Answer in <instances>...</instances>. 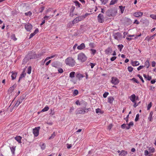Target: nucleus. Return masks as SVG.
I'll use <instances>...</instances> for the list:
<instances>
[{
	"label": "nucleus",
	"mask_w": 156,
	"mask_h": 156,
	"mask_svg": "<svg viewBox=\"0 0 156 156\" xmlns=\"http://www.w3.org/2000/svg\"><path fill=\"white\" fill-rule=\"evenodd\" d=\"M65 62L66 65L71 67L73 66L76 64L75 60L71 57L67 58L65 60Z\"/></svg>",
	"instance_id": "obj_1"
},
{
	"label": "nucleus",
	"mask_w": 156,
	"mask_h": 156,
	"mask_svg": "<svg viewBox=\"0 0 156 156\" xmlns=\"http://www.w3.org/2000/svg\"><path fill=\"white\" fill-rule=\"evenodd\" d=\"M78 59L82 62H83L87 60V57L83 53L81 52L78 55Z\"/></svg>",
	"instance_id": "obj_2"
},
{
	"label": "nucleus",
	"mask_w": 156,
	"mask_h": 156,
	"mask_svg": "<svg viewBox=\"0 0 156 156\" xmlns=\"http://www.w3.org/2000/svg\"><path fill=\"white\" fill-rule=\"evenodd\" d=\"M86 17V16H82L76 17L73 21V24H76L79 22L83 20Z\"/></svg>",
	"instance_id": "obj_3"
},
{
	"label": "nucleus",
	"mask_w": 156,
	"mask_h": 156,
	"mask_svg": "<svg viewBox=\"0 0 156 156\" xmlns=\"http://www.w3.org/2000/svg\"><path fill=\"white\" fill-rule=\"evenodd\" d=\"M117 12L115 10L110 9L108 10L107 12V15L108 16H114L116 13Z\"/></svg>",
	"instance_id": "obj_4"
},
{
	"label": "nucleus",
	"mask_w": 156,
	"mask_h": 156,
	"mask_svg": "<svg viewBox=\"0 0 156 156\" xmlns=\"http://www.w3.org/2000/svg\"><path fill=\"white\" fill-rule=\"evenodd\" d=\"M24 99L23 97H20L18 99L15 105L13 106L12 108L13 109H16L17 107L23 101Z\"/></svg>",
	"instance_id": "obj_5"
},
{
	"label": "nucleus",
	"mask_w": 156,
	"mask_h": 156,
	"mask_svg": "<svg viewBox=\"0 0 156 156\" xmlns=\"http://www.w3.org/2000/svg\"><path fill=\"white\" fill-rule=\"evenodd\" d=\"M111 79V82L114 85L118 84L119 82V80L118 78L115 77H112Z\"/></svg>",
	"instance_id": "obj_6"
},
{
	"label": "nucleus",
	"mask_w": 156,
	"mask_h": 156,
	"mask_svg": "<svg viewBox=\"0 0 156 156\" xmlns=\"http://www.w3.org/2000/svg\"><path fill=\"white\" fill-rule=\"evenodd\" d=\"M75 72L74 71L70 72L69 74V77L71 79L70 81L74 84H76L77 82L76 80H74L73 79V78L75 76Z\"/></svg>",
	"instance_id": "obj_7"
},
{
	"label": "nucleus",
	"mask_w": 156,
	"mask_h": 156,
	"mask_svg": "<svg viewBox=\"0 0 156 156\" xmlns=\"http://www.w3.org/2000/svg\"><path fill=\"white\" fill-rule=\"evenodd\" d=\"M40 129V127H36L33 129V134L35 136H37L39 135V130Z\"/></svg>",
	"instance_id": "obj_8"
},
{
	"label": "nucleus",
	"mask_w": 156,
	"mask_h": 156,
	"mask_svg": "<svg viewBox=\"0 0 156 156\" xmlns=\"http://www.w3.org/2000/svg\"><path fill=\"white\" fill-rule=\"evenodd\" d=\"M103 15L101 14H99L98 16V22L100 23H102L104 21Z\"/></svg>",
	"instance_id": "obj_9"
},
{
	"label": "nucleus",
	"mask_w": 156,
	"mask_h": 156,
	"mask_svg": "<svg viewBox=\"0 0 156 156\" xmlns=\"http://www.w3.org/2000/svg\"><path fill=\"white\" fill-rule=\"evenodd\" d=\"M143 13L142 12L137 11L135 12L133 14V16L137 17H141L143 15Z\"/></svg>",
	"instance_id": "obj_10"
},
{
	"label": "nucleus",
	"mask_w": 156,
	"mask_h": 156,
	"mask_svg": "<svg viewBox=\"0 0 156 156\" xmlns=\"http://www.w3.org/2000/svg\"><path fill=\"white\" fill-rule=\"evenodd\" d=\"M25 28L27 31H30L32 28V26L30 23H28L25 25Z\"/></svg>",
	"instance_id": "obj_11"
},
{
	"label": "nucleus",
	"mask_w": 156,
	"mask_h": 156,
	"mask_svg": "<svg viewBox=\"0 0 156 156\" xmlns=\"http://www.w3.org/2000/svg\"><path fill=\"white\" fill-rule=\"evenodd\" d=\"M112 52V49L110 47H108L105 51V53L106 55H109Z\"/></svg>",
	"instance_id": "obj_12"
},
{
	"label": "nucleus",
	"mask_w": 156,
	"mask_h": 156,
	"mask_svg": "<svg viewBox=\"0 0 156 156\" xmlns=\"http://www.w3.org/2000/svg\"><path fill=\"white\" fill-rule=\"evenodd\" d=\"M114 37L115 39L118 40L121 37V34L118 32L115 33L114 34Z\"/></svg>",
	"instance_id": "obj_13"
},
{
	"label": "nucleus",
	"mask_w": 156,
	"mask_h": 156,
	"mask_svg": "<svg viewBox=\"0 0 156 156\" xmlns=\"http://www.w3.org/2000/svg\"><path fill=\"white\" fill-rule=\"evenodd\" d=\"M39 32V30L38 28L36 29L34 31L33 33H31L30 34V37L29 38V39H30L32 37L34 36L36 34H37Z\"/></svg>",
	"instance_id": "obj_14"
},
{
	"label": "nucleus",
	"mask_w": 156,
	"mask_h": 156,
	"mask_svg": "<svg viewBox=\"0 0 156 156\" xmlns=\"http://www.w3.org/2000/svg\"><path fill=\"white\" fill-rule=\"evenodd\" d=\"M16 85L14 84L12 87H10L8 90V92L9 93H12L14 91L16 87Z\"/></svg>",
	"instance_id": "obj_15"
},
{
	"label": "nucleus",
	"mask_w": 156,
	"mask_h": 156,
	"mask_svg": "<svg viewBox=\"0 0 156 156\" xmlns=\"http://www.w3.org/2000/svg\"><path fill=\"white\" fill-rule=\"evenodd\" d=\"M85 48V44L84 43H82L77 47V48L79 50H81Z\"/></svg>",
	"instance_id": "obj_16"
},
{
	"label": "nucleus",
	"mask_w": 156,
	"mask_h": 156,
	"mask_svg": "<svg viewBox=\"0 0 156 156\" xmlns=\"http://www.w3.org/2000/svg\"><path fill=\"white\" fill-rule=\"evenodd\" d=\"M11 73V78L12 80H14L15 79L16 77L17 73H15L13 72H12L10 73Z\"/></svg>",
	"instance_id": "obj_17"
},
{
	"label": "nucleus",
	"mask_w": 156,
	"mask_h": 156,
	"mask_svg": "<svg viewBox=\"0 0 156 156\" xmlns=\"http://www.w3.org/2000/svg\"><path fill=\"white\" fill-rule=\"evenodd\" d=\"M15 139L19 143H22L21 140L22 139V137L20 136H16L14 137Z\"/></svg>",
	"instance_id": "obj_18"
},
{
	"label": "nucleus",
	"mask_w": 156,
	"mask_h": 156,
	"mask_svg": "<svg viewBox=\"0 0 156 156\" xmlns=\"http://www.w3.org/2000/svg\"><path fill=\"white\" fill-rule=\"evenodd\" d=\"M136 96L135 94H133L130 97V100L133 102H134L135 101Z\"/></svg>",
	"instance_id": "obj_19"
},
{
	"label": "nucleus",
	"mask_w": 156,
	"mask_h": 156,
	"mask_svg": "<svg viewBox=\"0 0 156 156\" xmlns=\"http://www.w3.org/2000/svg\"><path fill=\"white\" fill-rule=\"evenodd\" d=\"M108 102L110 104H112L114 100L113 97H109L108 98Z\"/></svg>",
	"instance_id": "obj_20"
},
{
	"label": "nucleus",
	"mask_w": 156,
	"mask_h": 156,
	"mask_svg": "<svg viewBox=\"0 0 156 156\" xmlns=\"http://www.w3.org/2000/svg\"><path fill=\"white\" fill-rule=\"evenodd\" d=\"M128 154V152L126 151L122 150L121 153L119 154V155L121 156H124Z\"/></svg>",
	"instance_id": "obj_21"
},
{
	"label": "nucleus",
	"mask_w": 156,
	"mask_h": 156,
	"mask_svg": "<svg viewBox=\"0 0 156 156\" xmlns=\"http://www.w3.org/2000/svg\"><path fill=\"white\" fill-rule=\"evenodd\" d=\"M76 77L79 79V80H80L84 77V76L82 74L80 73H78L76 74Z\"/></svg>",
	"instance_id": "obj_22"
},
{
	"label": "nucleus",
	"mask_w": 156,
	"mask_h": 156,
	"mask_svg": "<svg viewBox=\"0 0 156 156\" xmlns=\"http://www.w3.org/2000/svg\"><path fill=\"white\" fill-rule=\"evenodd\" d=\"M131 64L133 66H138L140 65V63L138 61H132L131 62Z\"/></svg>",
	"instance_id": "obj_23"
},
{
	"label": "nucleus",
	"mask_w": 156,
	"mask_h": 156,
	"mask_svg": "<svg viewBox=\"0 0 156 156\" xmlns=\"http://www.w3.org/2000/svg\"><path fill=\"white\" fill-rule=\"evenodd\" d=\"M143 76L147 80H150L151 79V77L148 75H146L145 74H143Z\"/></svg>",
	"instance_id": "obj_24"
},
{
	"label": "nucleus",
	"mask_w": 156,
	"mask_h": 156,
	"mask_svg": "<svg viewBox=\"0 0 156 156\" xmlns=\"http://www.w3.org/2000/svg\"><path fill=\"white\" fill-rule=\"evenodd\" d=\"M153 114V112L152 111H151L149 114V115L148 117V120L150 121H152V117Z\"/></svg>",
	"instance_id": "obj_25"
},
{
	"label": "nucleus",
	"mask_w": 156,
	"mask_h": 156,
	"mask_svg": "<svg viewBox=\"0 0 156 156\" xmlns=\"http://www.w3.org/2000/svg\"><path fill=\"white\" fill-rule=\"evenodd\" d=\"M145 66H146L147 68H148L150 66V63L149 60H147L145 63Z\"/></svg>",
	"instance_id": "obj_26"
},
{
	"label": "nucleus",
	"mask_w": 156,
	"mask_h": 156,
	"mask_svg": "<svg viewBox=\"0 0 156 156\" xmlns=\"http://www.w3.org/2000/svg\"><path fill=\"white\" fill-rule=\"evenodd\" d=\"M15 148L16 147H14L13 146L12 147H10V149L11 150V151L12 153V154H14L15 153Z\"/></svg>",
	"instance_id": "obj_27"
},
{
	"label": "nucleus",
	"mask_w": 156,
	"mask_h": 156,
	"mask_svg": "<svg viewBox=\"0 0 156 156\" xmlns=\"http://www.w3.org/2000/svg\"><path fill=\"white\" fill-rule=\"evenodd\" d=\"M153 39V37H149V36H147L145 38V40L147 41H149Z\"/></svg>",
	"instance_id": "obj_28"
},
{
	"label": "nucleus",
	"mask_w": 156,
	"mask_h": 156,
	"mask_svg": "<svg viewBox=\"0 0 156 156\" xmlns=\"http://www.w3.org/2000/svg\"><path fill=\"white\" fill-rule=\"evenodd\" d=\"M74 2L75 3V5L76 6H77L78 8L80 7L81 4L78 1H75Z\"/></svg>",
	"instance_id": "obj_29"
},
{
	"label": "nucleus",
	"mask_w": 156,
	"mask_h": 156,
	"mask_svg": "<svg viewBox=\"0 0 156 156\" xmlns=\"http://www.w3.org/2000/svg\"><path fill=\"white\" fill-rule=\"evenodd\" d=\"M13 103V101L11 103L9 107V109H10V111L11 112H12V110L13 109H12V108L13 107V105H14V104H15V103H14L13 104V105H12Z\"/></svg>",
	"instance_id": "obj_30"
},
{
	"label": "nucleus",
	"mask_w": 156,
	"mask_h": 156,
	"mask_svg": "<svg viewBox=\"0 0 156 156\" xmlns=\"http://www.w3.org/2000/svg\"><path fill=\"white\" fill-rule=\"evenodd\" d=\"M13 103V101L11 103L9 107V109H10V111L11 112H12V110L13 109H12V108L13 107V105H14V104H15V103H14L13 104V105H12Z\"/></svg>",
	"instance_id": "obj_31"
},
{
	"label": "nucleus",
	"mask_w": 156,
	"mask_h": 156,
	"mask_svg": "<svg viewBox=\"0 0 156 156\" xmlns=\"http://www.w3.org/2000/svg\"><path fill=\"white\" fill-rule=\"evenodd\" d=\"M13 103V101L11 103L9 107V109H10V111L11 112H12V110L13 109H12V108L13 107V105H14V104H15V103H14L13 104V105H12Z\"/></svg>",
	"instance_id": "obj_32"
},
{
	"label": "nucleus",
	"mask_w": 156,
	"mask_h": 156,
	"mask_svg": "<svg viewBox=\"0 0 156 156\" xmlns=\"http://www.w3.org/2000/svg\"><path fill=\"white\" fill-rule=\"evenodd\" d=\"M119 7L121 13H123L125 9V7H123L122 6H119Z\"/></svg>",
	"instance_id": "obj_33"
},
{
	"label": "nucleus",
	"mask_w": 156,
	"mask_h": 156,
	"mask_svg": "<svg viewBox=\"0 0 156 156\" xmlns=\"http://www.w3.org/2000/svg\"><path fill=\"white\" fill-rule=\"evenodd\" d=\"M49 109V108L48 106H45L42 110V112H44L48 111Z\"/></svg>",
	"instance_id": "obj_34"
},
{
	"label": "nucleus",
	"mask_w": 156,
	"mask_h": 156,
	"mask_svg": "<svg viewBox=\"0 0 156 156\" xmlns=\"http://www.w3.org/2000/svg\"><path fill=\"white\" fill-rule=\"evenodd\" d=\"M118 0H112L110 2V5H114L116 3Z\"/></svg>",
	"instance_id": "obj_35"
},
{
	"label": "nucleus",
	"mask_w": 156,
	"mask_h": 156,
	"mask_svg": "<svg viewBox=\"0 0 156 156\" xmlns=\"http://www.w3.org/2000/svg\"><path fill=\"white\" fill-rule=\"evenodd\" d=\"M25 75H26V74H25V73H24L23 72L21 75H20V78H19V81H20V80L22 79V78H23V77H24L25 76Z\"/></svg>",
	"instance_id": "obj_36"
},
{
	"label": "nucleus",
	"mask_w": 156,
	"mask_h": 156,
	"mask_svg": "<svg viewBox=\"0 0 156 156\" xmlns=\"http://www.w3.org/2000/svg\"><path fill=\"white\" fill-rule=\"evenodd\" d=\"M150 16L153 19L156 20V15L153 14H151L150 15Z\"/></svg>",
	"instance_id": "obj_37"
},
{
	"label": "nucleus",
	"mask_w": 156,
	"mask_h": 156,
	"mask_svg": "<svg viewBox=\"0 0 156 156\" xmlns=\"http://www.w3.org/2000/svg\"><path fill=\"white\" fill-rule=\"evenodd\" d=\"M11 38L15 41L17 40V38L16 37L14 34H13L11 36Z\"/></svg>",
	"instance_id": "obj_38"
},
{
	"label": "nucleus",
	"mask_w": 156,
	"mask_h": 156,
	"mask_svg": "<svg viewBox=\"0 0 156 156\" xmlns=\"http://www.w3.org/2000/svg\"><path fill=\"white\" fill-rule=\"evenodd\" d=\"M152 106V102H150V103L148 105L147 107V110H149Z\"/></svg>",
	"instance_id": "obj_39"
},
{
	"label": "nucleus",
	"mask_w": 156,
	"mask_h": 156,
	"mask_svg": "<svg viewBox=\"0 0 156 156\" xmlns=\"http://www.w3.org/2000/svg\"><path fill=\"white\" fill-rule=\"evenodd\" d=\"M89 46L91 48H94L95 47V44L93 43H90L89 44Z\"/></svg>",
	"instance_id": "obj_40"
},
{
	"label": "nucleus",
	"mask_w": 156,
	"mask_h": 156,
	"mask_svg": "<svg viewBox=\"0 0 156 156\" xmlns=\"http://www.w3.org/2000/svg\"><path fill=\"white\" fill-rule=\"evenodd\" d=\"M118 48L119 49L120 51H122V50L123 47V45L122 44H119L118 46Z\"/></svg>",
	"instance_id": "obj_41"
},
{
	"label": "nucleus",
	"mask_w": 156,
	"mask_h": 156,
	"mask_svg": "<svg viewBox=\"0 0 156 156\" xmlns=\"http://www.w3.org/2000/svg\"><path fill=\"white\" fill-rule=\"evenodd\" d=\"M90 51H91V53L93 55H95L96 52V51L95 50L92 49H90Z\"/></svg>",
	"instance_id": "obj_42"
},
{
	"label": "nucleus",
	"mask_w": 156,
	"mask_h": 156,
	"mask_svg": "<svg viewBox=\"0 0 156 156\" xmlns=\"http://www.w3.org/2000/svg\"><path fill=\"white\" fill-rule=\"evenodd\" d=\"M55 136V132H54L53 133L51 134V136L49 138V139H51L54 138V137Z\"/></svg>",
	"instance_id": "obj_43"
},
{
	"label": "nucleus",
	"mask_w": 156,
	"mask_h": 156,
	"mask_svg": "<svg viewBox=\"0 0 156 156\" xmlns=\"http://www.w3.org/2000/svg\"><path fill=\"white\" fill-rule=\"evenodd\" d=\"M78 94V91L77 90H75L73 92V94L74 96H76Z\"/></svg>",
	"instance_id": "obj_44"
},
{
	"label": "nucleus",
	"mask_w": 156,
	"mask_h": 156,
	"mask_svg": "<svg viewBox=\"0 0 156 156\" xmlns=\"http://www.w3.org/2000/svg\"><path fill=\"white\" fill-rule=\"evenodd\" d=\"M85 112V111L84 110H81L78 111L77 113L79 114L84 113Z\"/></svg>",
	"instance_id": "obj_45"
},
{
	"label": "nucleus",
	"mask_w": 156,
	"mask_h": 156,
	"mask_svg": "<svg viewBox=\"0 0 156 156\" xmlns=\"http://www.w3.org/2000/svg\"><path fill=\"white\" fill-rule=\"evenodd\" d=\"M128 71L129 72H132L133 70V68L131 66H129L127 68Z\"/></svg>",
	"instance_id": "obj_46"
},
{
	"label": "nucleus",
	"mask_w": 156,
	"mask_h": 156,
	"mask_svg": "<svg viewBox=\"0 0 156 156\" xmlns=\"http://www.w3.org/2000/svg\"><path fill=\"white\" fill-rule=\"evenodd\" d=\"M25 15L26 16H30L32 14V13L30 11H29L25 13Z\"/></svg>",
	"instance_id": "obj_47"
},
{
	"label": "nucleus",
	"mask_w": 156,
	"mask_h": 156,
	"mask_svg": "<svg viewBox=\"0 0 156 156\" xmlns=\"http://www.w3.org/2000/svg\"><path fill=\"white\" fill-rule=\"evenodd\" d=\"M31 66H29L28 69V71L27 72V73L29 74H30L31 73Z\"/></svg>",
	"instance_id": "obj_48"
},
{
	"label": "nucleus",
	"mask_w": 156,
	"mask_h": 156,
	"mask_svg": "<svg viewBox=\"0 0 156 156\" xmlns=\"http://www.w3.org/2000/svg\"><path fill=\"white\" fill-rule=\"evenodd\" d=\"M137 76L141 80L142 83H144V80L143 77L140 74H138Z\"/></svg>",
	"instance_id": "obj_49"
},
{
	"label": "nucleus",
	"mask_w": 156,
	"mask_h": 156,
	"mask_svg": "<svg viewBox=\"0 0 156 156\" xmlns=\"http://www.w3.org/2000/svg\"><path fill=\"white\" fill-rule=\"evenodd\" d=\"M100 1L102 4L105 5L108 2V0H100Z\"/></svg>",
	"instance_id": "obj_50"
},
{
	"label": "nucleus",
	"mask_w": 156,
	"mask_h": 156,
	"mask_svg": "<svg viewBox=\"0 0 156 156\" xmlns=\"http://www.w3.org/2000/svg\"><path fill=\"white\" fill-rule=\"evenodd\" d=\"M109 93L107 92H105L103 94V96L104 98H106L107 97V96L108 95Z\"/></svg>",
	"instance_id": "obj_51"
},
{
	"label": "nucleus",
	"mask_w": 156,
	"mask_h": 156,
	"mask_svg": "<svg viewBox=\"0 0 156 156\" xmlns=\"http://www.w3.org/2000/svg\"><path fill=\"white\" fill-rule=\"evenodd\" d=\"M149 150L150 153H154L155 151V149L154 148H152L151 149L150 148Z\"/></svg>",
	"instance_id": "obj_52"
},
{
	"label": "nucleus",
	"mask_w": 156,
	"mask_h": 156,
	"mask_svg": "<svg viewBox=\"0 0 156 156\" xmlns=\"http://www.w3.org/2000/svg\"><path fill=\"white\" fill-rule=\"evenodd\" d=\"M139 114H138L136 115L135 119V121L136 122L139 119Z\"/></svg>",
	"instance_id": "obj_53"
},
{
	"label": "nucleus",
	"mask_w": 156,
	"mask_h": 156,
	"mask_svg": "<svg viewBox=\"0 0 156 156\" xmlns=\"http://www.w3.org/2000/svg\"><path fill=\"white\" fill-rule=\"evenodd\" d=\"M41 148L42 150H44L45 148V144L43 143L42 145L41 146Z\"/></svg>",
	"instance_id": "obj_54"
},
{
	"label": "nucleus",
	"mask_w": 156,
	"mask_h": 156,
	"mask_svg": "<svg viewBox=\"0 0 156 156\" xmlns=\"http://www.w3.org/2000/svg\"><path fill=\"white\" fill-rule=\"evenodd\" d=\"M144 67V66H140L137 68V69L139 71L141 69H143Z\"/></svg>",
	"instance_id": "obj_55"
},
{
	"label": "nucleus",
	"mask_w": 156,
	"mask_h": 156,
	"mask_svg": "<svg viewBox=\"0 0 156 156\" xmlns=\"http://www.w3.org/2000/svg\"><path fill=\"white\" fill-rule=\"evenodd\" d=\"M116 57L113 56L111 58L110 60L112 61H113L116 59Z\"/></svg>",
	"instance_id": "obj_56"
},
{
	"label": "nucleus",
	"mask_w": 156,
	"mask_h": 156,
	"mask_svg": "<svg viewBox=\"0 0 156 156\" xmlns=\"http://www.w3.org/2000/svg\"><path fill=\"white\" fill-rule=\"evenodd\" d=\"M112 126H113V125H112V124H110L108 126V129L109 130H111V129H112Z\"/></svg>",
	"instance_id": "obj_57"
},
{
	"label": "nucleus",
	"mask_w": 156,
	"mask_h": 156,
	"mask_svg": "<svg viewBox=\"0 0 156 156\" xmlns=\"http://www.w3.org/2000/svg\"><path fill=\"white\" fill-rule=\"evenodd\" d=\"M151 64H152V66L153 67H154L156 66V63L155 61H153L152 62Z\"/></svg>",
	"instance_id": "obj_58"
},
{
	"label": "nucleus",
	"mask_w": 156,
	"mask_h": 156,
	"mask_svg": "<svg viewBox=\"0 0 156 156\" xmlns=\"http://www.w3.org/2000/svg\"><path fill=\"white\" fill-rule=\"evenodd\" d=\"M58 72L60 73H62L63 72V70L62 68H60L58 69Z\"/></svg>",
	"instance_id": "obj_59"
},
{
	"label": "nucleus",
	"mask_w": 156,
	"mask_h": 156,
	"mask_svg": "<svg viewBox=\"0 0 156 156\" xmlns=\"http://www.w3.org/2000/svg\"><path fill=\"white\" fill-rule=\"evenodd\" d=\"M27 58H25L23 60V64H25L26 63L27 61Z\"/></svg>",
	"instance_id": "obj_60"
},
{
	"label": "nucleus",
	"mask_w": 156,
	"mask_h": 156,
	"mask_svg": "<svg viewBox=\"0 0 156 156\" xmlns=\"http://www.w3.org/2000/svg\"><path fill=\"white\" fill-rule=\"evenodd\" d=\"M44 18L45 20H48V19H50V18H49V16H45L44 17Z\"/></svg>",
	"instance_id": "obj_61"
},
{
	"label": "nucleus",
	"mask_w": 156,
	"mask_h": 156,
	"mask_svg": "<svg viewBox=\"0 0 156 156\" xmlns=\"http://www.w3.org/2000/svg\"><path fill=\"white\" fill-rule=\"evenodd\" d=\"M67 147L68 149H70L72 147V145L71 144H67Z\"/></svg>",
	"instance_id": "obj_62"
},
{
	"label": "nucleus",
	"mask_w": 156,
	"mask_h": 156,
	"mask_svg": "<svg viewBox=\"0 0 156 156\" xmlns=\"http://www.w3.org/2000/svg\"><path fill=\"white\" fill-rule=\"evenodd\" d=\"M144 154L145 155L147 156L149 154L148 151L147 150H145L144 151Z\"/></svg>",
	"instance_id": "obj_63"
},
{
	"label": "nucleus",
	"mask_w": 156,
	"mask_h": 156,
	"mask_svg": "<svg viewBox=\"0 0 156 156\" xmlns=\"http://www.w3.org/2000/svg\"><path fill=\"white\" fill-rule=\"evenodd\" d=\"M133 23H135V24H139V22L137 20H135L134 21V22Z\"/></svg>",
	"instance_id": "obj_64"
}]
</instances>
